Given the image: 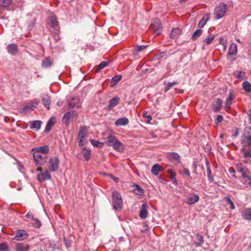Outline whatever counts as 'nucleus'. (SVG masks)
Listing matches in <instances>:
<instances>
[{
    "label": "nucleus",
    "instance_id": "f257e3e1",
    "mask_svg": "<svg viewBox=\"0 0 251 251\" xmlns=\"http://www.w3.org/2000/svg\"><path fill=\"white\" fill-rule=\"evenodd\" d=\"M112 204L114 209L117 211L121 210L123 206V200L121 194L115 191L112 195Z\"/></svg>",
    "mask_w": 251,
    "mask_h": 251
},
{
    "label": "nucleus",
    "instance_id": "f03ea898",
    "mask_svg": "<svg viewBox=\"0 0 251 251\" xmlns=\"http://www.w3.org/2000/svg\"><path fill=\"white\" fill-rule=\"evenodd\" d=\"M241 143L245 146H251V127L247 126L244 129Z\"/></svg>",
    "mask_w": 251,
    "mask_h": 251
},
{
    "label": "nucleus",
    "instance_id": "7ed1b4c3",
    "mask_svg": "<svg viewBox=\"0 0 251 251\" xmlns=\"http://www.w3.org/2000/svg\"><path fill=\"white\" fill-rule=\"evenodd\" d=\"M227 6L225 3H220L219 5L215 7V17L217 19L223 18L227 10Z\"/></svg>",
    "mask_w": 251,
    "mask_h": 251
},
{
    "label": "nucleus",
    "instance_id": "20e7f679",
    "mask_svg": "<svg viewBox=\"0 0 251 251\" xmlns=\"http://www.w3.org/2000/svg\"><path fill=\"white\" fill-rule=\"evenodd\" d=\"M150 29L156 35H159L162 31V26L158 19H154L150 26Z\"/></svg>",
    "mask_w": 251,
    "mask_h": 251
},
{
    "label": "nucleus",
    "instance_id": "39448f33",
    "mask_svg": "<svg viewBox=\"0 0 251 251\" xmlns=\"http://www.w3.org/2000/svg\"><path fill=\"white\" fill-rule=\"evenodd\" d=\"M59 160L57 157H52L50 158L48 162V167L51 172H56L59 169Z\"/></svg>",
    "mask_w": 251,
    "mask_h": 251
},
{
    "label": "nucleus",
    "instance_id": "423d86ee",
    "mask_svg": "<svg viewBox=\"0 0 251 251\" xmlns=\"http://www.w3.org/2000/svg\"><path fill=\"white\" fill-rule=\"evenodd\" d=\"M200 199L199 196L194 193H191L186 197L185 202L188 205L196 203Z\"/></svg>",
    "mask_w": 251,
    "mask_h": 251
},
{
    "label": "nucleus",
    "instance_id": "0eeeda50",
    "mask_svg": "<svg viewBox=\"0 0 251 251\" xmlns=\"http://www.w3.org/2000/svg\"><path fill=\"white\" fill-rule=\"evenodd\" d=\"M16 235L14 239L16 241H22L25 240L28 237L27 233L24 230L20 229L17 230L15 232Z\"/></svg>",
    "mask_w": 251,
    "mask_h": 251
},
{
    "label": "nucleus",
    "instance_id": "6e6552de",
    "mask_svg": "<svg viewBox=\"0 0 251 251\" xmlns=\"http://www.w3.org/2000/svg\"><path fill=\"white\" fill-rule=\"evenodd\" d=\"M33 157L36 163L39 165H42L45 164L47 160V157L43 156L39 152L34 151L33 153Z\"/></svg>",
    "mask_w": 251,
    "mask_h": 251
},
{
    "label": "nucleus",
    "instance_id": "1a4fd4ad",
    "mask_svg": "<svg viewBox=\"0 0 251 251\" xmlns=\"http://www.w3.org/2000/svg\"><path fill=\"white\" fill-rule=\"evenodd\" d=\"M37 178L40 182L50 179L51 178V176L49 171L46 170L44 173L39 174L37 175Z\"/></svg>",
    "mask_w": 251,
    "mask_h": 251
},
{
    "label": "nucleus",
    "instance_id": "9d476101",
    "mask_svg": "<svg viewBox=\"0 0 251 251\" xmlns=\"http://www.w3.org/2000/svg\"><path fill=\"white\" fill-rule=\"evenodd\" d=\"M68 106L71 108H78L80 107L81 103L80 99L77 97L73 98L71 101L68 102Z\"/></svg>",
    "mask_w": 251,
    "mask_h": 251
},
{
    "label": "nucleus",
    "instance_id": "9b49d317",
    "mask_svg": "<svg viewBox=\"0 0 251 251\" xmlns=\"http://www.w3.org/2000/svg\"><path fill=\"white\" fill-rule=\"evenodd\" d=\"M75 115L76 113L74 111L67 112L63 117V122L65 124H68L69 120Z\"/></svg>",
    "mask_w": 251,
    "mask_h": 251
},
{
    "label": "nucleus",
    "instance_id": "f8f14e48",
    "mask_svg": "<svg viewBox=\"0 0 251 251\" xmlns=\"http://www.w3.org/2000/svg\"><path fill=\"white\" fill-rule=\"evenodd\" d=\"M237 53V45L235 43H232L229 47L227 57L228 58L229 56H235Z\"/></svg>",
    "mask_w": 251,
    "mask_h": 251
},
{
    "label": "nucleus",
    "instance_id": "ddd939ff",
    "mask_svg": "<svg viewBox=\"0 0 251 251\" xmlns=\"http://www.w3.org/2000/svg\"><path fill=\"white\" fill-rule=\"evenodd\" d=\"M42 101L44 106L48 109H50V98L49 95L47 94H43L41 96Z\"/></svg>",
    "mask_w": 251,
    "mask_h": 251
},
{
    "label": "nucleus",
    "instance_id": "4468645a",
    "mask_svg": "<svg viewBox=\"0 0 251 251\" xmlns=\"http://www.w3.org/2000/svg\"><path fill=\"white\" fill-rule=\"evenodd\" d=\"M119 99L118 97H114L111 99L109 101V104L106 107V108L107 110H110L115 107L118 104Z\"/></svg>",
    "mask_w": 251,
    "mask_h": 251
},
{
    "label": "nucleus",
    "instance_id": "2eb2a0df",
    "mask_svg": "<svg viewBox=\"0 0 251 251\" xmlns=\"http://www.w3.org/2000/svg\"><path fill=\"white\" fill-rule=\"evenodd\" d=\"M29 245L25 243H19L16 245V250L17 251H28Z\"/></svg>",
    "mask_w": 251,
    "mask_h": 251
},
{
    "label": "nucleus",
    "instance_id": "dca6fc26",
    "mask_svg": "<svg viewBox=\"0 0 251 251\" xmlns=\"http://www.w3.org/2000/svg\"><path fill=\"white\" fill-rule=\"evenodd\" d=\"M148 213L147 205L146 203H144L141 206L139 216L141 219H144L147 218Z\"/></svg>",
    "mask_w": 251,
    "mask_h": 251
},
{
    "label": "nucleus",
    "instance_id": "f3484780",
    "mask_svg": "<svg viewBox=\"0 0 251 251\" xmlns=\"http://www.w3.org/2000/svg\"><path fill=\"white\" fill-rule=\"evenodd\" d=\"M8 52L12 55H16L18 51L17 46L15 44H10L7 46Z\"/></svg>",
    "mask_w": 251,
    "mask_h": 251
},
{
    "label": "nucleus",
    "instance_id": "a211bd4d",
    "mask_svg": "<svg viewBox=\"0 0 251 251\" xmlns=\"http://www.w3.org/2000/svg\"><path fill=\"white\" fill-rule=\"evenodd\" d=\"M223 101L220 99H217L215 102L213 103V110L214 112H218L222 108Z\"/></svg>",
    "mask_w": 251,
    "mask_h": 251
},
{
    "label": "nucleus",
    "instance_id": "6ab92c4d",
    "mask_svg": "<svg viewBox=\"0 0 251 251\" xmlns=\"http://www.w3.org/2000/svg\"><path fill=\"white\" fill-rule=\"evenodd\" d=\"M129 123L128 119L126 117L121 118L117 120L115 123L117 126H125Z\"/></svg>",
    "mask_w": 251,
    "mask_h": 251
},
{
    "label": "nucleus",
    "instance_id": "aec40b11",
    "mask_svg": "<svg viewBox=\"0 0 251 251\" xmlns=\"http://www.w3.org/2000/svg\"><path fill=\"white\" fill-rule=\"evenodd\" d=\"M50 25L55 29L56 33L59 32V26L58 22L57 21L56 18L54 17H50L49 19Z\"/></svg>",
    "mask_w": 251,
    "mask_h": 251
},
{
    "label": "nucleus",
    "instance_id": "412c9836",
    "mask_svg": "<svg viewBox=\"0 0 251 251\" xmlns=\"http://www.w3.org/2000/svg\"><path fill=\"white\" fill-rule=\"evenodd\" d=\"M112 147L114 150L119 152H122L124 151V145L118 139L113 144Z\"/></svg>",
    "mask_w": 251,
    "mask_h": 251
},
{
    "label": "nucleus",
    "instance_id": "4be33fe9",
    "mask_svg": "<svg viewBox=\"0 0 251 251\" xmlns=\"http://www.w3.org/2000/svg\"><path fill=\"white\" fill-rule=\"evenodd\" d=\"M34 151L39 152V153L47 154L49 151V148L48 146H44L40 147H37L33 149Z\"/></svg>",
    "mask_w": 251,
    "mask_h": 251
},
{
    "label": "nucleus",
    "instance_id": "5701e85b",
    "mask_svg": "<svg viewBox=\"0 0 251 251\" xmlns=\"http://www.w3.org/2000/svg\"><path fill=\"white\" fill-rule=\"evenodd\" d=\"M80 154L83 156L86 161H88L91 157V151L85 148L82 149Z\"/></svg>",
    "mask_w": 251,
    "mask_h": 251
},
{
    "label": "nucleus",
    "instance_id": "b1692460",
    "mask_svg": "<svg viewBox=\"0 0 251 251\" xmlns=\"http://www.w3.org/2000/svg\"><path fill=\"white\" fill-rule=\"evenodd\" d=\"M181 34V30L179 28H175L172 29L170 37L172 39H176Z\"/></svg>",
    "mask_w": 251,
    "mask_h": 251
},
{
    "label": "nucleus",
    "instance_id": "393cba45",
    "mask_svg": "<svg viewBox=\"0 0 251 251\" xmlns=\"http://www.w3.org/2000/svg\"><path fill=\"white\" fill-rule=\"evenodd\" d=\"M163 170L162 168L159 164H154L151 168V173L155 176H157L158 175L159 172H161Z\"/></svg>",
    "mask_w": 251,
    "mask_h": 251
},
{
    "label": "nucleus",
    "instance_id": "a878e982",
    "mask_svg": "<svg viewBox=\"0 0 251 251\" xmlns=\"http://www.w3.org/2000/svg\"><path fill=\"white\" fill-rule=\"evenodd\" d=\"M117 139L113 135H110L108 136L105 141V144L108 146H112Z\"/></svg>",
    "mask_w": 251,
    "mask_h": 251
},
{
    "label": "nucleus",
    "instance_id": "bb28decb",
    "mask_svg": "<svg viewBox=\"0 0 251 251\" xmlns=\"http://www.w3.org/2000/svg\"><path fill=\"white\" fill-rule=\"evenodd\" d=\"M42 122L39 120L34 121L31 123L30 128L31 129H35L36 130H38L41 128L42 125Z\"/></svg>",
    "mask_w": 251,
    "mask_h": 251
},
{
    "label": "nucleus",
    "instance_id": "cd10ccee",
    "mask_svg": "<svg viewBox=\"0 0 251 251\" xmlns=\"http://www.w3.org/2000/svg\"><path fill=\"white\" fill-rule=\"evenodd\" d=\"M241 182L244 188H250L251 189V179L250 178V176L245 177L244 179H242Z\"/></svg>",
    "mask_w": 251,
    "mask_h": 251
},
{
    "label": "nucleus",
    "instance_id": "c85d7f7f",
    "mask_svg": "<svg viewBox=\"0 0 251 251\" xmlns=\"http://www.w3.org/2000/svg\"><path fill=\"white\" fill-rule=\"evenodd\" d=\"M243 217L248 220H251V208H247L243 211L242 213Z\"/></svg>",
    "mask_w": 251,
    "mask_h": 251
},
{
    "label": "nucleus",
    "instance_id": "c756f323",
    "mask_svg": "<svg viewBox=\"0 0 251 251\" xmlns=\"http://www.w3.org/2000/svg\"><path fill=\"white\" fill-rule=\"evenodd\" d=\"M86 135V127L85 126L81 127L79 132L78 137L80 138L79 144L84 139Z\"/></svg>",
    "mask_w": 251,
    "mask_h": 251
},
{
    "label": "nucleus",
    "instance_id": "7c9ffc66",
    "mask_svg": "<svg viewBox=\"0 0 251 251\" xmlns=\"http://www.w3.org/2000/svg\"><path fill=\"white\" fill-rule=\"evenodd\" d=\"M206 168H207V175L208 179L209 182L211 183L213 181L214 179H213V176L211 174V171L210 167H209V162L207 161H206Z\"/></svg>",
    "mask_w": 251,
    "mask_h": 251
},
{
    "label": "nucleus",
    "instance_id": "2f4dec72",
    "mask_svg": "<svg viewBox=\"0 0 251 251\" xmlns=\"http://www.w3.org/2000/svg\"><path fill=\"white\" fill-rule=\"evenodd\" d=\"M35 107V106L33 104H31L30 103L25 106H24L21 109L23 112H29L31 111H33Z\"/></svg>",
    "mask_w": 251,
    "mask_h": 251
},
{
    "label": "nucleus",
    "instance_id": "473e14b6",
    "mask_svg": "<svg viewBox=\"0 0 251 251\" xmlns=\"http://www.w3.org/2000/svg\"><path fill=\"white\" fill-rule=\"evenodd\" d=\"M52 64V62L49 57L45 58L42 61V66L44 68H48L51 66Z\"/></svg>",
    "mask_w": 251,
    "mask_h": 251
},
{
    "label": "nucleus",
    "instance_id": "72a5a7b5",
    "mask_svg": "<svg viewBox=\"0 0 251 251\" xmlns=\"http://www.w3.org/2000/svg\"><path fill=\"white\" fill-rule=\"evenodd\" d=\"M215 38V36L214 34L209 35L205 39H204L202 42L203 44L206 45L210 44Z\"/></svg>",
    "mask_w": 251,
    "mask_h": 251
},
{
    "label": "nucleus",
    "instance_id": "f704fd0d",
    "mask_svg": "<svg viewBox=\"0 0 251 251\" xmlns=\"http://www.w3.org/2000/svg\"><path fill=\"white\" fill-rule=\"evenodd\" d=\"M233 99V95L231 92L230 93L229 96L226 99L225 108L228 109L230 107L231 101Z\"/></svg>",
    "mask_w": 251,
    "mask_h": 251
},
{
    "label": "nucleus",
    "instance_id": "c9c22d12",
    "mask_svg": "<svg viewBox=\"0 0 251 251\" xmlns=\"http://www.w3.org/2000/svg\"><path fill=\"white\" fill-rule=\"evenodd\" d=\"M242 87L245 92L247 93L251 92V84L249 82H244L242 84Z\"/></svg>",
    "mask_w": 251,
    "mask_h": 251
},
{
    "label": "nucleus",
    "instance_id": "e433bc0d",
    "mask_svg": "<svg viewBox=\"0 0 251 251\" xmlns=\"http://www.w3.org/2000/svg\"><path fill=\"white\" fill-rule=\"evenodd\" d=\"M236 169L238 172L240 173L241 174H242L245 172L249 171V170L241 163L237 164Z\"/></svg>",
    "mask_w": 251,
    "mask_h": 251
},
{
    "label": "nucleus",
    "instance_id": "4c0bfd02",
    "mask_svg": "<svg viewBox=\"0 0 251 251\" xmlns=\"http://www.w3.org/2000/svg\"><path fill=\"white\" fill-rule=\"evenodd\" d=\"M202 30L201 29L196 30L192 36L191 39L193 40H196L198 39L202 34Z\"/></svg>",
    "mask_w": 251,
    "mask_h": 251
},
{
    "label": "nucleus",
    "instance_id": "58836bf2",
    "mask_svg": "<svg viewBox=\"0 0 251 251\" xmlns=\"http://www.w3.org/2000/svg\"><path fill=\"white\" fill-rule=\"evenodd\" d=\"M134 189H133V192L138 195H142L143 194V190L137 184L134 185Z\"/></svg>",
    "mask_w": 251,
    "mask_h": 251
},
{
    "label": "nucleus",
    "instance_id": "ea45409f",
    "mask_svg": "<svg viewBox=\"0 0 251 251\" xmlns=\"http://www.w3.org/2000/svg\"><path fill=\"white\" fill-rule=\"evenodd\" d=\"M122 76L120 75H117L113 76L112 78L111 81V84L112 86L115 85L117 84V83L121 80L122 79Z\"/></svg>",
    "mask_w": 251,
    "mask_h": 251
},
{
    "label": "nucleus",
    "instance_id": "a19ab883",
    "mask_svg": "<svg viewBox=\"0 0 251 251\" xmlns=\"http://www.w3.org/2000/svg\"><path fill=\"white\" fill-rule=\"evenodd\" d=\"M12 3V0H0V6L1 7H7Z\"/></svg>",
    "mask_w": 251,
    "mask_h": 251
},
{
    "label": "nucleus",
    "instance_id": "79ce46f5",
    "mask_svg": "<svg viewBox=\"0 0 251 251\" xmlns=\"http://www.w3.org/2000/svg\"><path fill=\"white\" fill-rule=\"evenodd\" d=\"M90 142L92 145H93L94 146L97 147L101 148V147H102L104 145V143L101 142H100V141H98L97 140H95L93 139L91 140Z\"/></svg>",
    "mask_w": 251,
    "mask_h": 251
},
{
    "label": "nucleus",
    "instance_id": "37998d69",
    "mask_svg": "<svg viewBox=\"0 0 251 251\" xmlns=\"http://www.w3.org/2000/svg\"><path fill=\"white\" fill-rule=\"evenodd\" d=\"M208 18L207 16H203L199 23L198 25L200 27H202L206 23Z\"/></svg>",
    "mask_w": 251,
    "mask_h": 251
},
{
    "label": "nucleus",
    "instance_id": "c03bdc74",
    "mask_svg": "<svg viewBox=\"0 0 251 251\" xmlns=\"http://www.w3.org/2000/svg\"><path fill=\"white\" fill-rule=\"evenodd\" d=\"M197 240L200 242L199 243H195V245L196 247H199L201 246V245L204 242L203 237L202 236L197 234L196 237Z\"/></svg>",
    "mask_w": 251,
    "mask_h": 251
},
{
    "label": "nucleus",
    "instance_id": "a18cd8bd",
    "mask_svg": "<svg viewBox=\"0 0 251 251\" xmlns=\"http://www.w3.org/2000/svg\"><path fill=\"white\" fill-rule=\"evenodd\" d=\"M177 84V82H168L166 84V87L165 88V92L169 91L173 86L176 85Z\"/></svg>",
    "mask_w": 251,
    "mask_h": 251
},
{
    "label": "nucleus",
    "instance_id": "49530a36",
    "mask_svg": "<svg viewBox=\"0 0 251 251\" xmlns=\"http://www.w3.org/2000/svg\"><path fill=\"white\" fill-rule=\"evenodd\" d=\"M0 251H9L8 246L6 243L0 244Z\"/></svg>",
    "mask_w": 251,
    "mask_h": 251
},
{
    "label": "nucleus",
    "instance_id": "de8ad7c7",
    "mask_svg": "<svg viewBox=\"0 0 251 251\" xmlns=\"http://www.w3.org/2000/svg\"><path fill=\"white\" fill-rule=\"evenodd\" d=\"M143 116L144 118H147L146 123L148 124H150L151 120H152V117L151 115H148L147 111H144L143 113Z\"/></svg>",
    "mask_w": 251,
    "mask_h": 251
},
{
    "label": "nucleus",
    "instance_id": "09e8293b",
    "mask_svg": "<svg viewBox=\"0 0 251 251\" xmlns=\"http://www.w3.org/2000/svg\"><path fill=\"white\" fill-rule=\"evenodd\" d=\"M32 224L35 227H39L41 225L40 221L35 218L32 219Z\"/></svg>",
    "mask_w": 251,
    "mask_h": 251
},
{
    "label": "nucleus",
    "instance_id": "8fccbe9b",
    "mask_svg": "<svg viewBox=\"0 0 251 251\" xmlns=\"http://www.w3.org/2000/svg\"><path fill=\"white\" fill-rule=\"evenodd\" d=\"M148 47V45H141L137 46L134 49L135 51L137 52H140L144 50Z\"/></svg>",
    "mask_w": 251,
    "mask_h": 251
},
{
    "label": "nucleus",
    "instance_id": "3c124183",
    "mask_svg": "<svg viewBox=\"0 0 251 251\" xmlns=\"http://www.w3.org/2000/svg\"><path fill=\"white\" fill-rule=\"evenodd\" d=\"M224 199L226 201L230 204L231 209H234L235 206L231 199L229 197H225Z\"/></svg>",
    "mask_w": 251,
    "mask_h": 251
},
{
    "label": "nucleus",
    "instance_id": "603ef678",
    "mask_svg": "<svg viewBox=\"0 0 251 251\" xmlns=\"http://www.w3.org/2000/svg\"><path fill=\"white\" fill-rule=\"evenodd\" d=\"M170 156L171 158L175 159L176 160L180 159V156L177 153L172 152L170 154Z\"/></svg>",
    "mask_w": 251,
    "mask_h": 251
},
{
    "label": "nucleus",
    "instance_id": "864d4df0",
    "mask_svg": "<svg viewBox=\"0 0 251 251\" xmlns=\"http://www.w3.org/2000/svg\"><path fill=\"white\" fill-rule=\"evenodd\" d=\"M107 64H108V63L106 62L105 61H103V62H101L98 66V70L97 71H99V70L102 69L105 67H106L107 65Z\"/></svg>",
    "mask_w": 251,
    "mask_h": 251
},
{
    "label": "nucleus",
    "instance_id": "5fc2aeb1",
    "mask_svg": "<svg viewBox=\"0 0 251 251\" xmlns=\"http://www.w3.org/2000/svg\"><path fill=\"white\" fill-rule=\"evenodd\" d=\"M242 151L244 152V156L245 158H251V153L249 151H245V149H242Z\"/></svg>",
    "mask_w": 251,
    "mask_h": 251
},
{
    "label": "nucleus",
    "instance_id": "6e6d98bb",
    "mask_svg": "<svg viewBox=\"0 0 251 251\" xmlns=\"http://www.w3.org/2000/svg\"><path fill=\"white\" fill-rule=\"evenodd\" d=\"M223 121V117L221 115H218L216 118V123H221Z\"/></svg>",
    "mask_w": 251,
    "mask_h": 251
},
{
    "label": "nucleus",
    "instance_id": "4d7b16f0",
    "mask_svg": "<svg viewBox=\"0 0 251 251\" xmlns=\"http://www.w3.org/2000/svg\"><path fill=\"white\" fill-rule=\"evenodd\" d=\"M168 172L170 174L171 178L172 180L175 179V180L176 181L175 173H174V172L173 170H169Z\"/></svg>",
    "mask_w": 251,
    "mask_h": 251
},
{
    "label": "nucleus",
    "instance_id": "13d9d810",
    "mask_svg": "<svg viewBox=\"0 0 251 251\" xmlns=\"http://www.w3.org/2000/svg\"><path fill=\"white\" fill-rule=\"evenodd\" d=\"M52 126H51L50 125V124H47V125H46V128L45 129V132L46 133H48L50 132V130L51 129V127Z\"/></svg>",
    "mask_w": 251,
    "mask_h": 251
},
{
    "label": "nucleus",
    "instance_id": "bf43d9fd",
    "mask_svg": "<svg viewBox=\"0 0 251 251\" xmlns=\"http://www.w3.org/2000/svg\"><path fill=\"white\" fill-rule=\"evenodd\" d=\"M244 75H245V73L241 72V71L239 72L236 75V77L238 78H240V79L243 78Z\"/></svg>",
    "mask_w": 251,
    "mask_h": 251
},
{
    "label": "nucleus",
    "instance_id": "052dcab7",
    "mask_svg": "<svg viewBox=\"0 0 251 251\" xmlns=\"http://www.w3.org/2000/svg\"><path fill=\"white\" fill-rule=\"evenodd\" d=\"M249 174H250V171H248L247 172H244L242 174H241L242 179H244V178H245V177H249Z\"/></svg>",
    "mask_w": 251,
    "mask_h": 251
},
{
    "label": "nucleus",
    "instance_id": "680f3d73",
    "mask_svg": "<svg viewBox=\"0 0 251 251\" xmlns=\"http://www.w3.org/2000/svg\"><path fill=\"white\" fill-rule=\"evenodd\" d=\"M55 122V119L54 117H51L50 120L48 122L47 124H50L51 126H53Z\"/></svg>",
    "mask_w": 251,
    "mask_h": 251
},
{
    "label": "nucleus",
    "instance_id": "e2e57ef3",
    "mask_svg": "<svg viewBox=\"0 0 251 251\" xmlns=\"http://www.w3.org/2000/svg\"><path fill=\"white\" fill-rule=\"evenodd\" d=\"M183 173L185 175H186L187 176H190V173L188 169L187 168H184L183 169Z\"/></svg>",
    "mask_w": 251,
    "mask_h": 251
},
{
    "label": "nucleus",
    "instance_id": "0e129e2a",
    "mask_svg": "<svg viewBox=\"0 0 251 251\" xmlns=\"http://www.w3.org/2000/svg\"><path fill=\"white\" fill-rule=\"evenodd\" d=\"M39 100L37 99H35L30 102L31 104H33L35 106L36 105H38L39 104Z\"/></svg>",
    "mask_w": 251,
    "mask_h": 251
},
{
    "label": "nucleus",
    "instance_id": "69168bd1",
    "mask_svg": "<svg viewBox=\"0 0 251 251\" xmlns=\"http://www.w3.org/2000/svg\"><path fill=\"white\" fill-rule=\"evenodd\" d=\"M25 217L31 219V221H32V219H34L33 215L31 213H28L26 215Z\"/></svg>",
    "mask_w": 251,
    "mask_h": 251
},
{
    "label": "nucleus",
    "instance_id": "338daca9",
    "mask_svg": "<svg viewBox=\"0 0 251 251\" xmlns=\"http://www.w3.org/2000/svg\"><path fill=\"white\" fill-rule=\"evenodd\" d=\"M247 115L249 117L250 123L251 124V109L248 111Z\"/></svg>",
    "mask_w": 251,
    "mask_h": 251
},
{
    "label": "nucleus",
    "instance_id": "774afa93",
    "mask_svg": "<svg viewBox=\"0 0 251 251\" xmlns=\"http://www.w3.org/2000/svg\"><path fill=\"white\" fill-rule=\"evenodd\" d=\"M226 42H225L224 41V39L222 37H221L219 39V44H221V45H223L225 43H226Z\"/></svg>",
    "mask_w": 251,
    "mask_h": 251
}]
</instances>
